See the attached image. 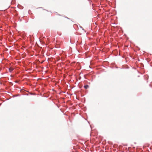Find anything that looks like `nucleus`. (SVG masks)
Segmentation results:
<instances>
[{
  "label": "nucleus",
  "instance_id": "f257e3e1",
  "mask_svg": "<svg viewBox=\"0 0 152 152\" xmlns=\"http://www.w3.org/2000/svg\"><path fill=\"white\" fill-rule=\"evenodd\" d=\"M14 70V68L12 67H10L9 69V70L10 72H12V71Z\"/></svg>",
  "mask_w": 152,
  "mask_h": 152
},
{
  "label": "nucleus",
  "instance_id": "f03ea898",
  "mask_svg": "<svg viewBox=\"0 0 152 152\" xmlns=\"http://www.w3.org/2000/svg\"><path fill=\"white\" fill-rule=\"evenodd\" d=\"M84 87L86 89H87L89 87V86L88 85H85L84 86Z\"/></svg>",
  "mask_w": 152,
  "mask_h": 152
},
{
  "label": "nucleus",
  "instance_id": "7ed1b4c3",
  "mask_svg": "<svg viewBox=\"0 0 152 152\" xmlns=\"http://www.w3.org/2000/svg\"><path fill=\"white\" fill-rule=\"evenodd\" d=\"M80 28H82V30H84V29H83V28H82V27H81V26H80Z\"/></svg>",
  "mask_w": 152,
  "mask_h": 152
}]
</instances>
